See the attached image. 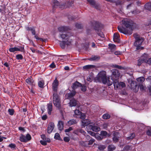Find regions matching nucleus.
<instances>
[{"label":"nucleus","mask_w":151,"mask_h":151,"mask_svg":"<svg viewBox=\"0 0 151 151\" xmlns=\"http://www.w3.org/2000/svg\"><path fill=\"white\" fill-rule=\"evenodd\" d=\"M97 78L99 81L101 80L103 83L106 84L108 86L111 85L114 82V85L116 89L120 87L124 88L125 86V83L123 82L119 83L118 80L114 81V79L111 78L110 79L109 77H107L106 76V73L104 71H101L98 74Z\"/></svg>","instance_id":"nucleus-1"},{"label":"nucleus","mask_w":151,"mask_h":151,"mask_svg":"<svg viewBox=\"0 0 151 151\" xmlns=\"http://www.w3.org/2000/svg\"><path fill=\"white\" fill-rule=\"evenodd\" d=\"M122 27H117L119 31L125 35H131L132 33V21L127 19H124L122 20Z\"/></svg>","instance_id":"nucleus-2"},{"label":"nucleus","mask_w":151,"mask_h":151,"mask_svg":"<svg viewBox=\"0 0 151 151\" xmlns=\"http://www.w3.org/2000/svg\"><path fill=\"white\" fill-rule=\"evenodd\" d=\"M72 36L69 33H60L59 37L63 41L67 42L68 43H71L73 41Z\"/></svg>","instance_id":"nucleus-3"},{"label":"nucleus","mask_w":151,"mask_h":151,"mask_svg":"<svg viewBox=\"0 0 151 151\" xmlns=\"http://www.w3.org/2000/svg\"><path fill=\"white\" fill-rule=\"evenodd\" d=\"M53 104L56 107L59 108L60 107V101L59 96L56 93H54L53 95Z\"/></svg>","instance_id":"nucleus-4"},{"label":"nucleus","mask_w":151,"mask_h":151,"mask_svg":"<svg viewBox=\"0 0 151 151\" xmlns=\"http://www.w3.org/2000/svg\"><path fill=\"white\" fill-rule=\"evenodd\" d=\"M144 40L143 38H141L140 39L136 41L134 43V45L136 47L137 50H142L144 49V47H141L142 43L143 41Z\"/></svg>","instance_id":"nucleus-5"},{"label":"nucleus","mask_w":151,"mask_h":151,"mask_svg":"<svg viewBox=\"0 0 151 151\" xmlns=\"http://www.w3.org/2000/svg\"><path fill=\"white\" fill-rule=\"evenodd\" d=\"M88 130L91 129L92 131L95 132H97L100 130V128L97 126H95L93 123H92L91 124L89 125L86 127Z\"/></svg>","instance_id":"nucleus-6"},{"label":"nucleus","mask_w":151,"mask_h":151,"mask_svg":"<svg viewBox=\"0 0 151 151\" xmlns=\"http://www.w3.org/2000/svg\"><path fill=\"white\" fill-rule=\"evenodd\" d=\"M31 139V136L29 134H27L26 136L23 135H22L19 138L21 142H24L28 141L30 140Z\"/></svg>","instance_id":"nucleus-7"},{"label":"nucleus","mask_w":151,"mask_h":151,"mask_svg":"<svg viewBox=\"0 0 151 151\" xmlns=\"http://www.w3.org/2000/svg\"><path fill=\"white\" fill-rule=\"evenodd\" d=\"M112 76L113 78H114V80L116 79L118 80L119 76V73L118 70L116 69H114L112 70ZM112 79H113V78Z\"/></svg>","instance_id":"nucleus-8"},{"label":"nucleus","mask_w":151,"mask_h":151,"mask_svg":"<svg viewBox=\"0 0 151 151\" xmlns=\"http://www.w3.org/2000/svg\"><path fill=\"white\" fill-rule=\"evenodd\" d=\"M9 50L11 52H13L17 51L23 52L24 49V47L19 46L18 47H14L13 48H9Z\"/></svg>","instance_id":"nucleus-9"},{"label":"nucleus","mask_w":151,"mask_h":151,"mask_svg":"<svg viewBox=\"0 0 151 151\" xmlns=\"http://www.w3.org/2000/svg\"><path fill=\"white\" fill-rule=\"evenodd\" d=\"M94 141V139L91 138L88 142L82 141L80 143L83 146L87 147L89 145H92Z\"/></svg>","instance_id":"nucleus-10"},{"label":"nucleus","mask_w":151,"mask_h":151,"mask_svg":"<svg viewBox=\"0 0 151 151\" xmlns=\"http://www.w3.org/2000/svg\"><path fill=\"white\" fill-rule=\"evenodd\" d=\"M131 88L135 92L138 91L139 89V86L135 83L134 81H132L130 84Z\"/></svg>","instance_id":"nucleus-11"},{"label":"nucleus","mask_w":151,"mask_h":151,"mask_svg":"<svg viewBox=\"0 0 151 151\" xmlns=\"http://www.w3.org/2000/svg\"><path fill=\"white\" fill-rule=\"evenodd\" d=\"M58 85V82L56 79H55L53 82L52 84V88L54 93H56Z\"/></svg>","instance_id":"nucleus-12"},{"label":"nucleus","mask_w":151,"mask_h":151,"mask_svg":"<svg viewBox=\"0 0 151 151\" xmlns=\"http://www.w3.org/2000/svg\"><path fill=\"white\" fill-rule=\"evenodd\" d=\"M89 4L93 7L97 9H98L99 8V5L98 4L96 3L94 0H87Z\"/></svg>","instance_id":"nucleus-13"},{"label":"nucleus","mask_w":151,"mask_h":151,"mask_svg":"<svg viewBox=\"0 0 151 151\" xmlns=\"http://www.w3.org/2000/svg\"><path fill=\"white\" fill-rule=\"evenodd\" d=\"M55 125L54 123L51 122L49 124L48 127L47 129V132L49 134H50L52 131Z\"/></svg>","instance_id":"nucleus-14"},{"label":"nucleus","mask_w":151,"mask_h":151,"mask_svg":"<svg viewBox=\"0 0 151 151\" xmlns=\"http://www.w3.org/2000/svg\"><path fill=\"white\" fill-rule=\"evenodd\" d=\"M91 123V121L89 120H83L81 121V125L83 127H85L86 126L87 127Z\"/></svg>","instance_id":"nucleus-15"},{"label":"nucleus","mask_w":151,"mask_h":151,"mask_svg":"<svg viewBox=\"0 0 151 151\" xmlns=\"http://www.w3.org/2000/svg\"><path fill=\"white\" fill-rule=\"evenodd\" d=\"M76 93L75 91H73L72 93H67L65 95L66 99H70L76 94Z\"/></svg>","instance_id":"nucleus-16"},{"label":"nucleus","mask_w":151,"mask_h":151,"mask_svg":"<svg viewBox=\"0 0 151 151\" xmlns=\"http://www.w3.org/2000/svg\"><path fill=\"white\" fill-rule=\"evenodd\" d=\"M71 43H68L67 42H66L65 41L63 40L62 41L60 42V47L63 49L65 48L66 45H69L71 44Z\"/></svg>","instance_id":"nucleus-17"},{"label":"nucleus","mask_w":151,"mask_h":151,"mask_svg":"<svg viewBox=\"0 0 151 151\" xmlns=\"http://www.w3.org/2000/svg\"><path fill=\"white\" fill-rule=\"evenodd\" d=\"M52 110V103H49L47 105V111L48 114L50 115L51 114V111Z\"/></svg>","instance_id":"nucleus-18"},{"label":"nucleus","mask_w":151,"mask_h":151,"mask_svg":"<svg viewBox=\"0 0 151 151\" xmlns=\"http://www.w3.org/2000/svg\"><path fill=\"white\" fill-rule=\"evenodd\" d=\"M67 28L65 27H60L58 28V30L60 32V33H63V32H64L66 31L67 30Z\"/></svg>","instance_id":"nucleus-19"},{"label":"nucleus","mask_w":151,"mask_h":151,"mask_svg":"<svg viewBox=\"0 0 151 151\" xmlns=\"http://www.w3.org/2000/svg\"><path fill=\"white\" fill-rule=\"evenodd\" d=\"M77 104V102L74 99H73L70 100L69 105L70 106H75Z\"/></svg>","instance_id":"nucleus-20"},{"label":"nucleus","mask_w":151,"mask_h":151,"mask_svg":"<svg viewBox=\"0 0 151 151\" xmlns=\"http://www.w3.org/2000/svg\"><path fill=\"white\" fill-rule=\"evenodd\" d=\"M119 36V35L117 33H115L114 34L113 40L114 42H119L120 41Z\"/></svg>","instance_id":"nucleus-21"},{"label":"nucleus","mask_w":151,"mask_h":151,"mask_svg":"<svg viewBox=\"0 0 151 151\" xmlns=\"http://www.w3.org/2000/svg\"><path fill=\"white\" fill-rule=\"evenodd\" d=\"M63 122L61 121H59L58 125L59 129L61 131L63 128Z\"/></svg>","instance_id":"nucleus-22"},{"label":"nucleus","mask_w":151,"mask_h":151,"mask_svg":"<svg viewBox=\"0 0 151 151\" xmlns=\"http://www.w3.org/2000/svg\"><path fill=\"white\" fill-rule=\"evenodd\" d=\"M114 134V136L113 139L114 141L116 142H117L119 137V136H118V135H119V133L118 132H115Z\"/></svg>","instance_id":"nucleus-23"},{"label":"nucleus","mask_w":151,"mask_h":151,"mask_svg":"<svg viewBox=\"0 0 151 151\" xmlns=\"http://www.w3.org/2000/svg\"><path fill=\"white\" fill-rule=\"evenodd\" d=\"M26 29L28 31H30L32 33V34L33 35H35L36 34V32L35 31V29L34 27H27L26 28Z\"/></svg>","instance_id":"nucleus-24"},{"label":"nucleus","mask_w":151,"mask_h":151,"mask_svg":"<svg viewBox=\"0 0 151 151\" xmlns=\"http://www.w3.org/2000/svg\"><path fill=\"white\" fill-rule=\"evenodd\" d=\"M26 82L29 85H32L34 82L33 79L31 77H29L26 80Z\"/></svg>","instance_id":"nucleus-25"},{"label":"nucleus","mask_w":151,"mask_h":151,"mask_svg":"<svg viewBox=\"0 0 151 151\" xmlns=\"http://www.w3.org/2000/svg\"><path fill=\"white\" fill-rule=\"evenodd\" d=\"M109 47L111 51H113L116 49V46L114 44H109Z\"/></svg>","instance_id":"nucleus-26"},{"label":"nucleus","mask_w":151,"mask_h":151,"mask_svg":"<svg viewBox=\"0 0 151 151\" xmlns=\"http://www.w3.org/2000/svg\"><path fill=\"white\" fill-rule=\"evenodd\" d=\"M81 86V84L78 82H76L74 83L73 85L72 88L73 89L77 88V87Z\"/></svg>","instance_id":"nucleus-27"},{"label":"nucleus","mask_w":151,"mask_h":151,"mask_svg":"<svg viewBox=\"0 0 151 151\" xmlns=\"http://www.w3.org/2000/svg\"><path fill=\"white\" fill-rule=\"evenodd\" d=\"M93 79V74L91 73L87 77V80L90 82H91Z\"/></svg>","instance_id":"nucleus-28"},{"label":"nucleus","mask_w":151,"mask_h":151,"mask_svg":"<svg viewBox=\"0 0 151 151\" xmlns=\"http://www.w3.org/2000/svg\"><path fill=\"white\" fill-rule=\"evenodd\" d=\"M147 60H145V59L142 58V59H140L138 60V61L137 65L139 66H140L141 64L144 62H147Z\"/></svg>","instance_id":"nucleus-29"},{"label":"nucleus","mask_w":151,"mask_h":151,"mask_svg":"<svg viewBox=\"0 0 151 151\" xmlns=\"http://www.w3.org/2000/svg\"><path fill=\"white\" fill-rule=\"evenodd\" d=\"M76 121L74 119H71L68 122V125L69 126H70L72 125L76 124Z\"/></svg>","instance_id":"nucleus-30"},{"label":"nucleus","mask_w":151,"mask_h":151,"mask_svg":"<svg viewBox=\"0 0 151 151\" xmlns=\"http://www.w3.org/2000/svg\"><path fill=\"white\" fill-rule=\"evenodd\" d=\"M145 79L143 77H139L137 79V81L139 83H142L145 81Z\"/></svg>","instance_id":"nucleus-31"},{"label":"nucleus","mask_w":151,"mask_h":151,"mask_svg":"<svg viewBox=\"0 0 151 151\" xmlns=\"http://www.w3.org/2000/svg\"><path fill=\"white\" fill-rule=\"evenodd\" d=\"M100 59V57L97 56H92L91 58L88 59V60L90 61L98 60Z\"/></svg>","instance_id":"nucleus-32"},{"label":"nucleus","mask_w":151,"mask_h":151,"mask_svg":"<svg viewBox=\"0 0 151 151\" xmlns=\"http://www.w3.org/2000/svg\"><path fill=\"white\" fill-rule=\"evenodd\" d=\"M116 148L113 145H109L108 147V151H113Z\"/></svg>","instance_id":"nucleus-33"},{"label":"nucleus","mask_w":151,"mask_h":151,"mask_svg":"<svg viewBox=\"0 0 151 151\" xmlns=\"http://www.w3.org/2000/svg\"><path fill=\"white\" fill-rule=\"evenodd\" d=\"M59 5H60V4L58 1L56 0H53V4L52 5L53 8L56 7Z\"/></svg>","instance_id":"nucleus-34"},{"label":"nucleus","mask_w":151,"mask_h":151,"mask_svg":"<svg viewBox=\"0 0 151 151\" xmlns=\"http://www.w3.org/2000/svg\"><path fill=\"white\" fill-rule=\"evenodd\" d=\"M145 7L146 9L151 11V3H149L146 4L145 6Z\"/></svg>","instance_id":"nucleus-35"},{"label":"nucleus","mask_w":151,"mask_h":151,"mask_svg":"<svg viewBox=\"0 0 151 151\" xmlns=\"http://www.w3.org/2000/svg\"><path fill=\"white\" fill-rule=\"evenodd\" d=\"M94 66L92 65H87L84 66L83 67V68L84 69L88 70L93 67Z\"/></svg>","instance_id":"nucleus-36"},{"label":"nucleus","mask_w":151,"mask_h":151,"mask_svg":"<svg viewBox=\"0 0 151 151\" xmlns=\"http://www.w3.org/2000/svg\"><path fill=\"white\" fill-rule=\"evenodd\" d=\"M146 80L150 82V83L151 84V76H149L147 78H146ZM149 90L150 93L151 95V86L149 87Z\"/></svg>","instance_id":"nucleus-37"},{"label":"nucleus","mask_w":151,"mask_h":151,"mask_svg":"<svg viewBox=\"0 0 151 151\" xmlns=\"http://www.w3.org/2000/svg\"><path fill=\"white\" fill-rule=\"evenodd\" d=\"M38 85L40 88H43L44 85V82L43 80L40 81L38 82Z\"/></svg>","instance_id":"nucleus-38"},{"label":"nucleus","mask_w":151,"mask_h":151,"mask_svg":"<svg viewBox=\"0 0 151 151\" xmlns=\"http://www.w3.org/2000/svg\"><path fill=\"white\" fill-rule=\"evenodd\" d=\"M135 136V134L134 133H133L130 134L129 136L128 137H127V139L129 140L131 139H133Z\"/></svg>","instance_id":"nucleus-39"},{"label":"nucleus","mask_w":151,"mask_h":151,"mask_svg":"<svg viewBox=\"0 0 151 151\" xmlns=\"http://www.w3.org/2000/svg\"><path fill=\"white\" fill-rule=\"evenodd\" d=\"M148 57V55L146 54H144L142 57H145V60H147V62H149L150 64H151V58H149L148 60L147 59Z\"/></svg>","instance_id":"nucleus-40"},{"label":"nucleus","mask_w":151,"mask_h":151,"mask_svg":"<svg viewBox=\"0 0 151 151\" xmlns=\"http://www.w3.org/2000/svg\"><path fill=\"white\" fill-rule=\"evenodd\" d=\"M103 118L105 119H109L110 117V116L107 114H105L103 115Z\"/></svg>","instance_id":"nucleus-41"},{"label":"nucleus","mask_w":151,"mask_h":151,"mask_svg":"<svg viewBox=\"0 0 151 151\" xmlns=\"http://www.w3.org/2000/svg\"><path fill=\"white\" fill-rule=\"evenodd\" d=\"M54 137L55 139L60 140V137L59 134L58 133H56L55 134Z\"/></svg>","instance_id":"nucleus-42"},{"label":"nucleus","mask_w":151,"mask_h":151,"mask_svg":"<svg viewBox=\"0 0 151 151\" xmlns=\"http://www.w3.org/2000/svg\"><path fill=\"white\" fill-rule=\"evenodd\" d=\"M88 132L91 136H95L96 137V136L98 135L97 133H95L91 132V131H88Z\"/></svg>","instance_id":"nucleus-43"},{"label":"nucleus","mask_w":151,"mask_h":151,"mask_svg":"<svg viewBox=\"0 0 151 151\" xmlns=\"http://www.w3.org/2000/svg\"><path fill=\"white\" fill-rule=\"evenodd\" d=\"M8 111L9 114L11 115H13L14 112V110L13 109H9Z\"/></svg>","instance_id":"nucleus-44"},{"label":"nucleus","mask_w":151,"mask_h":151,"mask_svg":"<svg viewBox=\"0 0 151 151\" xmlns=\"http://www.w3.org/2000/svg\"><path fill=\"white\" fill-rule=\"evenodd\" d=\"M105 147L104 145H99L98 146V149L102 151L105 148Z\"/></svg>","instance_id":"nucleus-45"},{"label":"nucleus","mask_w":151,"mask_h":151,"mask_svg":"<svg viewBox=\"0 0 151 151\" xmlns=\"http://www.w3.org/2000/svg\"><path fill=\"white\" fill-rule=\"evenodd\" d=\"M101 135L104 136H106L107 135V133L106 131H102L101 132Z\"/></svg>","instance_id":"nucleus-46"},{"label":"nucleus","mask_w":151,"mask_h":151,"mask_svg":"<svg viewBox=\"0 0 151 151\" xmlns=\"http://www.w3.org/2000/svg\"><path fill=\"white\" fill-rule=\"evenodd\" d=\"M16 58L17 60H22L23 58V56L21 54L17 55L16 56Z\"/></svg>","instance_id":"nucleus-47"},{"label":"nucleus","mask_w":151,"mask_h":151,"mask_svg":"<svg viewBox=\"0 0 151 151\" xmlns=\"http://www.w3.org/2000/svg\"><path fill=\"white\" fill-rule=\"evenodd\" d=\"M74 113L76 115H80L81 114V112L78 110H76L74 111Z\"/></svg>","instance_id":"nucleus-48"},{"label":"nucleus","mask_w":151,"mask_h":151,"mask_svg":"<svg viewBox=\"0 0 151 151\" xmlns=\"http://www.w3.org/2000/svg\"><path fill=\"white\" fill-rule=\"evenodd\" d=\"M133 4H132L128 5L127 6V9H131L133 6Z\"/></svg>","instance_id":"nucleus-49"},{"label":"nucleus","mask_w":151,"mask_h":151,"mask_svg":"<svg viewBox=\"0 0 151 151\" xmlns=\"http://www.w3.org/2000/svg\"><path fill=\"white\" fill-rule=\"evenodd\" d=\"M134 36L135 38L136 39V40H139L140 39V38H142L140 37L139 35H137L136 34H134Z\"/></svg>","instance_id":"nucleus-50"},{"label":"nucleus","mask_w":151,"mask_h":151,"mask_svg":"<svg viewBox=\"0 0 151 151\" xmlns=\"http://www.w3.org/2000/svg\"><path fill=\"white\" fill-rule=\"evenodd\" d=\"M76 27L78 28L81 29L82 28V25L79 23H76L75 25Z\"/></svg>","instance_id":"nucleus-51"},{"label":"nucleus","mask_w":151,"mask_h":151,"mask_svg":"<svg viewBox=\"0 0 151 151\" xmlns=\"http://www.w3.org/2000/svg\"><path fill=\"white\" fill-rule=\"evenodd\" d=\"M78 132H80L81 133L83 134L84 135H85L86 132L83 130L81 129H79L77 130Z\"/></svg>","instance_id":"nucleus-52"},{"label":"nucleus","mask_w":151,"mask_h":151,"mask_svg":"<svg viewBox=\"0 0 151 151\" xmlns=\"http://www.w3.org/2000/svg\"><path fill=\"white\" fill-rule=\"evenodd\" d=\"M81 88L82 91H83L85 92L86 90V87L85 86H81Z\"/></svg>","instance_id":"nucleus-53"},{"label":"nucleus","mask_w":151,"mask_h":151,"mask_svg":"<svg viewBox=\"0 0 151 151\" xmlns=\"http://www.w3.org/2000/svg\"><path fill=\"white\" fill-rule=\"evenodd\" d=\"M80 118L82 119H84L86 118L85 115L84 114H81Z\"/></svg>","instance_id":"nucleus-54"},{"label":"nucleus","mask_w":151,"mask_h":151,"mask_svg":"<svg viewBox=\"0 0 151 151\" xmlns=\"http://www.w3.org/2000/svg\"><path fill=\"white\" fill-rule=\"evenodd\" d=\"M9 147L12 149L14 148L15 147V145L14 144L12 143L9 145Z\"/></svg>","instance_id":"nucleus-55"},{"label":"nucleus","mask_w":151,"mask_h":151,"mask_svg":"<svg viewBox=\"0 0 151 151\" xmlns=\"http://www.w3.org/2000/svg\"><path fill=\"white\" fill-rule=\"evenodd\" d=\"M40 143L43 145H46L47 144V142L45 141L42 140H40Z\"/></svg>","instance_id":"nucleus-56"},{"label":"nucleus","mask_w":151,"mask_h":151,"mask_svg":"<svg viewBox=\"0 0 151 151\" xmlns=\"http://www.w3.org/2000/svg\"><path fill=\"white\" fill-rule=\"evenodd\" d=\"M64 140L66 142H68L70 140V138L68 137H65L64 138Z\"/></svg>","instance_id":"nucleus-57"},{"label":"nucleus","mask_w":151,"mask_h":151,"mask_svg":"<svg viewBox=\"0 0 151 151\" xmlns=\"http://www.w3.org/2000/svg\"><path fill=\"white\" fill-rule=\"evenodd\" d=\"M139 87L141 91H143L145 90V87L142 85L140 84L139 85Z\"/></svg>","instance_id":"nucleus-58"},{"label":"nucleus","mask_w":151,"mask_h":151,"mask_svg":"<svg viewBox=\"0 0 151 151\" xmlns=\"http://www.w3.org/2000/svg\"><path fill=\"white\" fill-rule=\"evenodd\" d=\"M72 130V128L71 127H70L68 129H66L65 130V132H70Z\"/></svg>","instance_id":"nucleus-59"},{"label":"nucleus","mask_w":151,"mask_h":151,"mask_svg":"<svg viewBox=\"0 0 151 151\" xmlns=\"http://www.w3.org/2000/svg\"><path fill=\"white\" fill-rule=\"evenodd\" d=\"M35 37L37 40H41V41H42L43 40V39L42 38H39L37 35H35Z\"/></svg>","instance_id":"nucleus-60"},{"label":"nucleus","mask_w":151,"mask_h":151,"mask_svg":"<svg viewBox=\"0 0 151 151\" xmlns=\"http://www.w3.org/2000/svg\"><path fill=\"white\" fill-rule=\"evenodd\" d=\"M98 34L101 37H104V35L102 32H100Z\"/></svg>","instance_id":"nucleus-61"},{"label":"nucleus","mask_w":151,"mask_h":151,"mask_svg":"<svg viewBox=\"0 0 151 151\" xmlns=\"http://www.w3.org/2000/svg\"><path fill=\"white\" fill-rule=\"evenodd\" d=\"M130 148V147L129 146L127 145L124 147V150H128Z\"/></svg>","instance_id":"nucleus-62"},{"label":"nucleus","mask_w":151,"mask_h":151,"mask_svg":"<svg viewBox=\"0 0 151 151\" xmlns=\"http://www.w3.org/2000/svg\"><path fill=\"white\" fill-rule=\"evenodd\" d=\"M4 66H5V67H7L8 68V69L9 70V65L7 63H5L4 64Z\"/></svg>","instance_id":"nucleus-63"},{"label":"nucleus","mask_w":151,"mask_h":151,"mask_svg":"<svg viewBox=\"0 0 151 151\" xmlns=\"http://www.w3.org/2000/svg\"><path fill=\"white\" fill-rule=\"evenodd\" d=\"M147 134L148 136H151V130H148L147 132Z\"/></svg>","instance_id":"nucleus-64"}]
</instances>
